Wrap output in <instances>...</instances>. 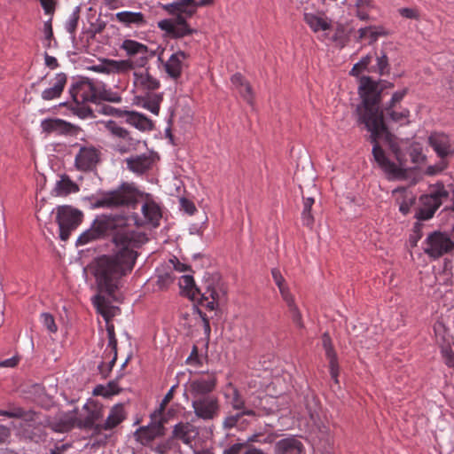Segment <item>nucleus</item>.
Listing matches in <instances>:
<instances>
[{
  "label": "nucleus",
  "mask_w": 454,
  "mask_h": 454,
  "mask_svg": "<svg viewBox=\"0 0 454 454\" xmlns=\"http://www.w3.org/2000/svg\"><path fill=\"white\" fill-rule=\"evenodd\" d=\"M128 216L118 214H102L93 221L91 227L77 239L76 245L83 246L105 236H112L119 251L114 255H103L96 261L95 278L101 292L114 294L121 277L129 273L135 264V247L145 240V234L135 231Z\"/></svg>",
  "instance_id": "1"
},
{
  "label": "nucleus",
  "mask_w": 454,
  "mask_h": 454,
  "mask_svg": "<svg viewBox=\"0 0 454 454\" xmlns=\"http://www.w3.org/2000/svg\"><path fill=\"white\" fill-rule=\"evenodd\" d=\"M381 89L370 77L361 78L359 92L363 106L357 108L359 120L371 132L373 145L372 155L389 180L406 177V147L403 141L393 136L384 123L383 114L379 110Z\"/></svg>",
  "instance_id": "2"
},
{
  "label": "nucleus",
  "mask_w": 454,
  "mask_h": 454,
  "mask_svg": "<svg viewBox=\"0 0 454 454\" xmlns=\"http://www.w3.org/2000/svg\"><path fill=\"white\" fill-rule=\"evenodd\" d=\"M162 9L172 17L161 20L158 22V27L165 35L173 39L183 38L196 32L188 24L187 20L191 19L197 12L196 0H176L173 3L164 4Z\"/></svg>",
  "instance_id": "3"
},
{
  "label": "nucleus",
  "mask_w": 454,
  "mask_h": 454,
  "mask_svg": "<svg viewBox=\"0 0 454 454\" xmlns=\"http://www.w3.org/2000/svg\"><path fill=\"white\" fill-rule=\"evenodd\" d=\"M139 196L141 192L133 184L124 183L115 190L103 192L93 203V207L114 208L131 206L134 208Z\"/></svg>",
  "instance_id": "4"
},
{
  "label": "nucleus",
  "mask_w": 454,
  "mask_h": 454,
  "mask_svg": "<svg viewBox=\"0 0 454 454\" xmlns=\"http://www.w3.org/2000/svg\"><path fill=\"white\" fill-rule=\"evenodd\" d=\"M83 409L86 411L84 418L78 417L75 410L66 414L61 419L63 424L61 430L68 431L74 427H77L82 429H92L97 434L96 427L98 424H96V421L102 418V409L94 403H86Z\"/></svg>",
  "instance_id": "5"
},
{
  "label": "nucleus",
  "mask_w": 454,
  "mask_h": 454,
  "mask_svg": "<svg viewBox=\"0 0 454 454\" xmlns=\"http://www.w3.org/2000/svg\"><path fill=\"white\" fill-rule=\"evenodd\" d=\"M217 378L215 372L201 373L191 378L184 385V395L188 400H196L214 395Z\"/></svg>",
  "instance_id": "6"
},
{
  "label": "nucleus",
  "mask_w": 454,
  "mask_h": 454,
  "mask_svg": "<svg viewBox=\"0 0 454 454\" xmlns=\"http://www.w3.org/2000/svg\"><path fill=\"white\" fill-rule=\"evenodd\" d=\"M448 196L449 192L442 184L432 187L428 194L419 198V207L416 212V218L422 221L432 218Z\"/></svg>",
  "instance_id": "7"
},
{
  "label": "nucleus",
  "mask_w": 454,
  "mask_h": 454,
  "mask_svg": "<svg viewBox=\"0 0 454 454\" xmlns=\"http://www.w3.org/2000/svg\"><path fill=\"white\" fill-rule=\"evenodd\" d=\"M82 218V212L71 206L58 207L56 221L59 228V238L67 240L71 232L81 224Z\"/></svg>",
  "instance_id": "8"
},
{
  "label": "nucleus",
  "mask_w": 454,
  "mask_h": 454,
  "mask_svg": "<svg viewBox=\"0 0 454 454\" xmlns=\"http://www.w3.org/2000/svg\"><path fill=\"white\" fill-rule=\"evenodd\" d=\"M73 100L77 104L96 103L102 98L101 88L88 78L74 82L69 90Z\"/></svg>",
  "instance_id": "9"
},
{
  "label": "nucleus",
  "mask_w": 454,
  "mask_h": 454,
  "mask_svg": "<svg viewBox=\"0 0 454 454\" xmlns=\"http://www.w3.org/2000/svg\"><path fill=\"white\" fill-rule=\"evenodd\" d=\"M121 49L126 52L128 57L137 58L135 61H131L134 67H144L155 55V51L149 50L145 44L132 39L124 40Z\"/></svg>",
  "instance_id": "10"
},
{
  "label": "nucleus",
  "mask_w": 454,
  "mask_h": 454,
  "mask_svg": "<svg viewBox=\"0 0 454 454\" xmlns=\"http://www.w3.org/2000/svg\"><path fill=\"white\" fill-rule=\"evenodd\" d=\"M100 151L93 145H79L74 167L82 172L92 171L100 160Z\"/></svg>",
  "instance_id": "11"
},
{
  "label": "nucleus",
  "mask_w": 454,
  "mask_h": 454,
  "mask_svg": "<svg viewBox=\"0 0 454 454\" xmlns=\"http://www.w3.org/2000/svg\"><path fill=\"white\" fill-rule=\"evenodd\" d=\"M105 127L114 138L118 139L115 147L119 153H125L136 148L137 141L131 137L129 130L118 125L114 121H107Z\"/></svg>",
  "instance_id": "12"
},
{
  "label": "nucleus",
  "mask_w": 454,
  "mask_h": 454,
  "mask_svg": "<svg viewBox=\"0 0 454 454\" xmlns=\"http://www.w3.org/2000/svg\"><path fill=\"white\" fill-rule=\"evenodd\" d=\"M105 127L114 138L118 139L115 147L119 153H125L136 148L137 141L131 137L129 130L118 125L114 121H107Z\"/></svg>",
  "instance_id": "13"
},
{
  "label": "nucleus",
  "mask_w": 454,
  "mask_h": 454,
  "mask_svg": "<svg viewBox=\"0 0 454 454\" xmlns=\"http://www.w3.org/2000/svg\"><path fill=\"white\" fill-rule=\"evenodd\" d=\"M454 249V242L442 232L430 234L426 240L425 253L434 258H438Z\"/></svg>",
  "instance_id": "14"
},
{
  "label": "nucleus",
  "mask_w": 454,
  "mask_h": 454,
  "mask_svg": "<svg viewBox=\"0 0 454 454\" xmlns=\"http://www.w3.org/2000/svg\"><path fill=\"white\" fill-rule=\"evenodd\" d=\"M192 407L196 417L203 420H212L220 412L219 400L215 395L192 400Z\"/></svg>",
  "instance_id": "15"
},
{
  "label": "nucleus",
  "mask_w": 454,
  "mask_h": 454,
  "mask_svg": "<svg viewBox=\"0 0 454 454\" xmlns=\"http://www.w3.org/2000/svg\"><path fill=\"white\" fill-rule=\"evenodd\" d=\"M141 212L143 216L134 215L131 217L137 226L150 224L153 227H157L160 225L162 214L160 207L155 201L152 200L145 201L141 207Z\"/></svg>",
  "instance_id": "16"
},
{
  "label": "nucleus",
  "mask_w": 454,
  "mask_h": 454,
  "mask_svg": "<svg viewBox=\"0 0 454 454\" xmlns=\"http://www.w3.org/2000/svg\"><path fill=\"white\" fill-rule=\"evenodd\" d=\"M160 86V81L151 74L148 69L134 71L133 88L137 95L154 92Z\"/></svg>",
  "instance_id": "17"
},
{
  "label": "nucleus",
  "mask_w": 454,
  "mask_h": 454,
  "mask_svg": "<svg viewBox=\"0 0 454 454\" xmlns=\"http://www.w3.org/2000/svg\"><path fill=\"white\" fill-rule=\"evenodd\" d=\"M163 51L162 50L158 57V60L163 64L164 70L168 75L174 80H177L182 75L184 62L188 59L189 55L184 51H177L164 62L162 59Z\"/></svg>",
  "instance_id": "18"
},
{
  "label": "nucleus",
  "mask_w": 454,
  "mask_h": 454,
  "mask_svg": "<svg viewBox=\"0 0 454 454\" xmlns=\"http://www.w3.org/2000/svg\"><path fill=\"white\" fill-rule=\"evenodd\" d=\"M134 69V65L129 59L115 60L104 59L100 64L93 66L91 70L101 74H125Z\"/></svg>",
  "instance_id": "19"
},
{
  "label": "nucleus",
  "mask_w": 454,
  "mask_h": 454,
  "mask_svg": "<svg viewBox=\"0 0 454 454\" xmlns=\"http://www.w3.org/2000/svg\"><path fill=\"white\" fill-rule=\"evenodd\" d=\"M164 434V426L161 419H153L150 425L141 427L135 432V437L137 442L143 445L149 444L156 437Z\"/></svg>",
  "instance_id": "20"
},
{
  "label": "nucleus",
  "mask_w": 454,
  "mask_h": 454,
  "mask_svg": "<svg viewBox=\"0 0 454 454\" xmlns=\"http://www.w3.org/2000/svg\"><path fill=\"white\" fill-rule=\"evenodd\" d=\"M430 146L442 160L454 155V148L449 136L441 132H434L428 137Z\"/></svg>",
  "instance_id": "21"
},
{
  "label": "nucleus",
  "mask_w": 454,
  "mask_h": 454,
  "mask_svg": "<svg viewBox=\"0 0 454 454\" xmlns=\"http://www.w3.org/2000/svg\"><path fill=\"white\" fill-rule=\"evenodd\" d=\"M162 100V94L155 92L138 94L134 98L135 105L148 110L154 115H159Z\"/></svg>",
  "instance_id": "22"
},
{
  "label": "nucleus",
  "mask_w": 454,
  "mask_h": 454,
  "mask_svg": "<svg viewBox=\"0 0 454 454\" xmlns=\"http://www.w3.org/2000/svg\"><path fill=\"white\" fill-rule=\"evenodd\" d=\"M41 127L45 133H55L57 135L73 134L76 127L61 119H45L42 121Z\"/></svg>",
  "instance_id": "23"
},
{
  "label": "nucleus",
  "mask_w": 454,
  "mask_h": 454,
  "mask_svg": "<svg viewBox=\"0 0 454 454\" xmlns=\"http://www.w3.org/2000/svg\"><path fill=\"white\" fill-rule=\"evenodd\" d=\"M230 403L233 410L242 411V414L247 416L256 415L255 408L258 407L256 401H246L236 387H232Z\"/></svg>",
  "instance_id": "24"
},
{
  "label": "nucleus",
  "mask_w": 454,
  "mask_h": 454,
  "mask_svg": "<svg viewBox=\"0 0 454 454\" xmlns=\"http://www.w3.org/2000/svg\"><path fill=\"white\" fill-rule=\"evenodd\" d=\"M67 76L64 73H59L51 81V87L43 90L41 97L43 100H53L59 98L67 84Z\"/></svg>",
  "instance_id": "25"
},
{
  "label": "nucleus",
  "mask_w": 454,
  "mask_h": 454,
  "mask_svg": "<svg viewBox=\"0 0 454 454\" xmlns=\"http://www.w3.org/2000/svg\"><path fill=\"white\" fill-rule=\"evenodd\" d=\"M393 194L395 198V203L398 205L399 211L403 215H408L415 203L416 196L412 192L405 188L395 189Z\"/></svg>",
  "instance_id": "26"
},
{
  "label": "nucleus",
  "mask_w": 454,
  "mask_h": 454,
  "mask_svg": "<svg viewBox=\"0 0 454 454\" xmlns=\"http://www.w3.org/2000/svg\"><path fill=\"white\" fill-rule=\"evenodd\" d=\"M125 419L124 408L121 404L114 405L103 424L96 427L97 434L102 430H111L121 423Z\"/></svg>",
  "instance_id": "27"
},
{
  "label": "nucleus",
  "mask_w": 454,
  "mask_h": 454,
  "mask_svg": "<svg viewBox=\"0 0 454 454\" xmlns=\"http://www.w3.org/2000/svg\"><path fill=\"white\" fill-rule=\"evenodd\" d=\"M115 20L125 27H142L147 25L145 15L140 12H120L115 14Z\"/></svg>",
  "instance_id": "28"
},
{
  "label": "nucleus",
  "mask_w": 454,
  "mask_h": 454,
  "mask_svg": "<svg viewBox=\"0 0 454 454\" xmlns=\"http://www.w3.org/2000/svg\"><path fill=\"white\" fill-rule=\"evenodd\" d=\"M231 82L233 88L239 91L243 99L249 105H253L254 94L252 87L246 78L240 73H236L231 76Z\"/></svg>",
  "instance_id": "29"
},
{
  "label": "nucleus",
  "mask_w": 454,
  "mask_h": 454,
  "mask_svg": "<svg viewBox=\"0 0 454 454\" xmlns=\"http://www.w3.org/2000/svg\"><path fill=\"white\" fill-rule=\"evenodd\" d=\"M126 122L141 131L152 130L153 122L145 114L136 111H124Z\"/></svg>",
  "instance_id": "30"
},
{
  "label": "nucleus",
  "mask_w": 454,
  "mask_h": 454,
  "mask_svg": "<svg viewBox=\"0 0 454 454\" xmlns=\"http://www.w3.org/2000/svg\"><path fill=\"white\" fill-rule=\"evenodd\" d=\"M108 336H109V341L108 346L105 352L108 350L109 356L113 355V358L109 361L108 365H106V363H102L99 365L100 372L106 376L109 372H111L113 366L114 365L116 359H117V340L114 336V326H108L107 327Z\"/></svg>",
  "instance_id": "31"
},
{
  "label": "nucleus",
  "mask_w": 454,
  "mask_h": 454,
  "mask_svg": "<svg viewBox=\"0 0 454 454\" xmlns=\"http://www.w3.org/2000/svg\"><path fill=\"white\" fill-rule=\"evenodd\" d=\"M275 454H303V445L295 438H285L276 443Z\"/></svg>",
  "instance_id": "32"
},
{
  "label": "nucleus",
  "mask_w": 454,
  "mask_h": 454,
  "mask_svg": "<svg viewBox=\"0 0 454 454\" xmlns=\"http://www.w3.org/2000/svg\"><path fill=\"white\" fill-rule=\"evenodd\" d=\"M93 304L97 309V311L106 322H109L119 311L118 307L111 305L109 301L101 294L94 296Z\"/></svg>",
  "instance_id": "33"
},
{
  "label": "nucleus",
  "mask_w": 454,
  "mask_h": 454,
  "mask_svg": "<svg viewBox=\"0 0 454 454\" xmlns=\"http://www.w3.org/2000/svg\"><path fill=\"white\" fill-rule=\"evenodd\" d=\"M198 435L196 427L190 423H179L175 426L173 437L182 441L184 444H190Z\"/></svg>",
  "instance_id": "34"
},
{
  "label": "nucleus",
  "mask_w": 454,
  "mask_h": 454,
  "mask_svg": "<svg viewBox=\"0 0 454 454\" xmlns=\"http://www.w3.org/2000/svg\"><path fill=\"white\" fill-rule=\"evenodd\" d=\"M304 21L315 32H325L332 27V22L326 17L314 13H305Z\"/></svg>",
  "instance_id": "35"
},
{
  "label": "nucleus",
  "mask_w": 454,
  "mask_h": 454,
  "mask_svg": "<svg viewBox=\"0 0 454 454\" xmlns=\"http://www.w3.org/2000/svg\"><path fill=\"white\" fill-rule=\"evenodd\" d=\"M128 168L137 174H143L151 168L152 159L147 155H138L133 158L127 159Z\"/></svg>",
  "instance_id": "36"
},
{
  "label": "nucleus",
  "mask_w": 454,
  "mask_h": 454,
  "mask_svg": "<svg viewBox=\"0 0 454 454\" xmlns=\"http://www.w3.org/2000/svg\"><path fill=\"white\" fill-rule=\"evenodd\" d=\"M358 39L360 41L368 40L369 44L375 43L380 36H386L387 31L383 27L369 26L358 29Z\"/></svg>",
  "instance_id": "37"
},
{
  "label": "nucleus",
  "mask_w": 454,
  "mask_h": 454,
  "mask_svg": "<svg viewBox=\"0 0 454 454\" xmlns=\"http://www.w3.org/2000/svg\"><path fill=\"white\" fill-rule=\"evenodd\" d=\"M79 191L78 185L72 181L67 176H62L61 178L57 181L54 187V193L57 196H67L72 192Z\"/></svg>",
  "instance_id": "38"
},
{
  "label": "nucleus",
  "mask_w": 454,
  "mask_h": 454,
  "mask_svg": "<svg viewBox=\"0 0 454 454\" xmlns=\"http://www.w3.org/2000/svg\"><path fill=\"white\" fill-rule=\"evenodd\" d=\"M0 416L22 419L25 421H35L37 419L35 412L32 411H25L20 407H14L10 411L0 410Z\"/></svg>",
  "instance_id": "39"
},
{
  "label": "nucleus",
  "mask_w": 454,
  "mask_h": 454,
  "mask_svg": "<svg viewBox=\"0 0 454 454\" xmlns=\"http://www.w3.org/2000/svg\"><path fill=\"white\" fill-rule=\"evenodd\" d=\"M271 276L275 282V284L278 286L279 289V293L281 294L282 299L288 300V298L292 297V294L289 291L288 286L286 284V280L284 277L282 276L280 270L278 269H272L271 270Z\"/></svg>",
  "instance_id": "40"
},
{
  "label": "nucleus",
  "mask_w": 454,
  "mask_h": 454,
  "mask_svg": "<svg viewBox=\"0 0 454 454\" xmlns=\"http://www.w3.org/2000/svg\"><path fill=\"white\" fill-rule=\"evenodd\" d=\"M225 294V290L222 286L219 284L214 286L211 300L205 303L204 306L210 310L215 309L218 304L224 300Z\"/></svg>",
  "instance_id": "41"
},
{
  "label": "nucleus",
  "mask_w": 454,
  "mask_h": 454,
  "mask_svg": "<svg viewBox=\"0 0 454 454\" xmlns=\"http://www.w3.org/2000/svg\"><path fill=\"white\" fill-rule=\"evenodd\" d=\"M315 200L313 198L303 199V209L301 213L302 223L307 227H312L314 223V217L311 214V208Z\"/></svg>",
  "instance_id": "42"
},
{
  "label": "nucleus",
  "mask_w": 454,
  "mask_h": 454,
  "mask_svg": "<svg viewBox=\"0 0 454 454\" xmlns=\"http://www.w3.org/2000/svg\"><path fill=\"white\" fill-rule=\"evenodd\" d=\"M356 16L362 20L369 19V12L373 8L372 0H357L356 4Z\"/></svg>",
  "instance_id": "43"
},
{
  "label": "nucleus",
  "mask_w": 454,
  "mask_h": 454,
  "mask_svg": "<svg viewBox=\"0 0 454 454\" xmlns=\"http://www.w3.org/2000/svg\"><path fill=\"white\" fill-rule=\"evenodd\" d=\"M285 302L286 303V305L288 307V309H289V312L291 314L294 323L297 326L302 327L303 323H302L301 314L298 307L295 304L294 296L288 298V300H285Z\"/></svg>",
  "instance_id": "44"
},
{
  "label": "nucleus",
  "mask_w": 454,
  "mask_h": 454,
  "mask_svg": "<svg viewBox=\"0 0 454 454\" xmlns=\"http://www.w3.org/2000/svg\"><path fill=\"white\" fill-rule=\"evenodd\" d=\"M385 113L392 121L396 122H403L409 117L410 112L408 109H402L396 111L395 107H386Z\"/></svg>",
  "instance_id": "45"
},
{
  "label": "nucleus",
  "mask_w": 454,
  "mask_h": 454,
  "mask_svg": "<svg viewBox=\"0 0 454 454\" xmlns=\"http://www.w3.org/2000/svg\"><path fill=\"white\" fill-rule=\"evenodd\" d=\"M323 347L325 351V356L329 360V364L337 362V356L332 345V340L328 333H324L322 336Z\"/></svg>",
  "instance_id": "46"
},
{
  "label": "nucleus",
  "mask_w": 454,
  "mask_h": 454,
  "mask_svg": "<svg viewBox=\"0 0 454 454\" xmlns=\"http://www.w3.org/2000/svg\"><path fill=\"white\" fill-rule=\"evenodd\" d=\"M79 19H80V10H79V8H76L70 14V16L68 17V19L65 24L66 30L73 36H74V35H75Z\"/></svg>",
  "instance_id": "47"
},
{
  "label": "nucleus",
  "mask_w": 454,
  "mask_h": 454,
  "mask_svg": "<svg viewBox=\"0 0 454 454\" xmlns=\"http://www.w3.org/2000/svg\"><path fill=\"white\" fill-rule=\"evenodd\" d=\"M246 414H242V411H237L235 414H229L223 421V427L226 430H230L236 427H239V422Z\"/></svg>",
  "instance_id": "48"
},
{
  "label": "nucleus",
  "mask_w": 454,
  "mask_h": 454,
  "mask_svg": "<svg viewBox=\"0 0 454 454\" xmlns=\"http://www.w3.org/2000/svg\"><path fill=\"white\" fill-rule=\"evenodd\" d=\"M41 322L50 333H54L58 331L55 319L50 313H43L41 315Z\"/></svg>",
  "instance_id": "49"
},
{
  "label": "nucleus",
  "mask_w": 454,
  "mask_h": 454,
  "mask_svg": "<svg viewBox=\"0 0 454 454\" xmlns=\"http://www.w3.org/2000/svg\"><path fill=\"white\" fill-rule=\"evenodd\" d=\"M452 277V273L450 269L449 268V263L445 262L444 267L442 272L436 274L435 278L439 284L449 285Z\"/></svg>",
  "instance_id": "50"
},
{
  "label": "nucleus",
  "mask_w": 454,
  "mask_h": 454,
  "mask_svg": "<svg viewBox=\"0 0 454 454\" xmlns=\"http://www.w3.org/2000/svg\"><path fill=\"white\" fill-rule=\"evenodd\" d=\"M173 280L174 278L170 273H165L158 276L155 285L160 290H163L169 286Z\"/></svg>",
  "instance_id": "51"
},
{
  "label": "nucleus",
  "mask_w": 454,
  "mask_h": 454,
  "mask_svg": "<svg viewBox=\"0 0 454 454\" xmlns=\"http://www.w3.org/2000/svg\"><path fill=\"white\" fill-rule=\"evenodd\" d=\"M275 439L273 434L263 436L262 434H254L247 438V443L259 442V443H271Z\"/></svg>",
  "instance_id": "52"
},
{
  "label": "nucleus",
  "mask_w": 454,
  "mask_h": 454,
  "mask_svg": "<svg viewBox=\"0 0 454 454\" xmlns=\"http://www.w3.org/2000/svg\"><path fill=\"white\" fill-rule=\"evenodd\" d=\"M377 68L380 74L388 72V59L386 54H382L377 58Z\"/></svg>",
  "instance_id": "53"
},
{
  "label": "nucleus",
  "mask_w": 454,
  "mask_h": 454,
  "mask_svg": "<svg viewBox=\"0 0 454 454\" xmlns=\"http://www.w3.org/2000/svg\"><path fill=\"white\" fill-rule=\"evenodd\" d=\"M44 13L47 15H53L56 9V0H39Z\"/></svg>",
  "instance_id": "54"
},
{
  "label": "nucleus",
  "mask_w": 454,
  "mask_h": 454,
  "mask_svg": "<svg viewBox=\"0 0 454 454\" xmlns=\"http://www.w3.org/2000/svg\"><path fill=\"white\" fill-rule=\"evenodd\" d=\"M406 94H407V89H403L402 90H398V91L395 92L387 107H396V105L403 100V98L405 97Z\"/></svg>",
  "instance_id": "55"
},
{
  "label": "nucleus",
  "mask_w": 454,
  "mask_h": 454,
  "mask_svg": "<svg viewBox=\"0 0 454 454\" xmlns=\"http://www.w3.org/2000/svg\"><path fill=\"white\" fill-rule=\"evenodd\" d=\"M101 111L106 115H114L117 117H124V111L114 108L109 105L102 106Z\"/></svg>",
  "instance_id": "56"
},
{
  "label": "nucleus",
  "mask_w": 454,
  "mask_h": 454,
  "mask_svg": "<svg viewBox=\"0 0 454 454\" xmlns=\"http://www.w3.org/2000/svg\"><path fill=\"white\" fill-rule=\"evenodd\" d=\"M409 153H410L412 162H414V163L419 162L424 158V156L422 154L421 148L419 146L410 147Z\"/></svg>",
  "instance_id": "57"
},
{
  "label": "nucleus",
  "mask_w": 454,
  "mask_h": 454,
  "mask_svg": "<svg viewBox=\"0 0 454 454\" xmlns=\"http://www.w3.org/2000/svg\"><path fill=\"white\" fill-rule=\"evenodd\" d=\"M400 15L406 19H418L419 12L416 9L412 8H401L398 10Z\"/></svg>",
  "instance_id": "58"
},
{
  "label": "nucleus",
  "mask_w": 454,
  "mask_h": 454,
  "mask_svg": "<svg viewBox=\"0 0 454 454\" xmlns=\"http://www.w3.org/2000/svg\"><path fill=\"white\" fill-rule=\"evenodd\" d=\"M442 357L444 359V363L454 368V353L450 348H442Z\"/></svg>",
  "instance_id": "59"
},
{
  "label": "nucleus",
  "mask_w": 454,
  "mask_h": 454,
  "mask_svg": "<svg viewBox=\"0 0 454 454\" xmlns=\"http://www.w3.org/2000/svg\"><path fill=\"white\" fill-rule=\"evenodd\" d=\"M247 443H234L228 449L224 450L223 454H240Z\"/></svg>",
  "instance_id": "60"
},
{
  "label": "nucleus",
  "mask_w": 454,
  "mask_h": 454,
  "mask_svg": "<svg viewBox=\"0 0 454 454\" xmlns=\"http://www.w3.org/2000/svg\"><path fill=\"white\" fill-rule=\"evenodd\" d=\"M181 206L183 209L189 215H193L196 211L194 204L187 199L181 200Z\"/></svg>",
  "instance_id": "61"
},
{
  "label": "nucleus",
  "mask_w": 454,
  "mask_h": 454,
  "mask_svg": "<svg viewBox=\"0 0 454 454\" xmlns=\"http://www.w3.org/2000/svg\"><path fill=\"white\" fill-rule=\"evenodd\" d=\"M171 449V440H168L163 443L159 444L154 451L158 454H168V450Z\"/></svg>",
  "instance_id": "62"
},
{
  "label": "nucleus",
  "mask_w": 454,
  "mask_h": 454,
  "mask_svg": "<svg viewBox=\"0 0 454 454\" xmlns=\"http://www.w3.org/2000/svg\"><path fill=\"white\" fill-rule=\"evenodd\" d=\"M213 288H214V286H212L210 284L207 285L206 289H205L204 293L202 294V298H201L202 306H204L205 303H207L208 301L211 300Z\"/></svg>",
  "instance_id": "63"
},
{
  "label": "nucleus",
  "mask_w": 454,
  "mask_h": 454,
  "mask_svg": "<svg viewBox=\"0 0 454 454\" xmlns=\"http://www.w3.org/2000/svg\"><path fill=\"white\" fill-rule=\"evenodd\" d=\"M174 391H175V387H172L168 390V392L165 395V396L160 403V411H163L165 409L166 405L173 399Z\"/></svg>",
  "instance_id": "64"
}]
</instances>
